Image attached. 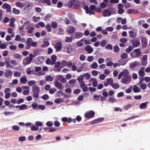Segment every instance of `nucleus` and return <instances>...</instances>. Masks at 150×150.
Listing matches in <instances>:
<instances>
[{"label":"nucleus","mask_w":150,"mask_h":150,"mask_svg":"<svg viewBox=\"0 0 150 150\" xmlns=\"http://www.w3.org/2000/svg\"><path fill=\"white\" fill-rule=\"evenodd\" d=\"M122 76L123 77L121 81V83L126 84L131 81V77L129 75V72L127 70L124 69L122 71L120 72L118 76V79H120Z\"/></svg>","instance_id":"f257e3e1"},{"label":"nucleus","mask_w":150,"mask_h":150,"mask_svg":"<svg viewBox=\"0 0 150 150\" xmlns=\"http://www.w3.org/2000/svg\"><path fill=\"white\" fill-rule=\"evenodd\" d=\"M40 92V89L38 87L35 86L32 87L33 96L34 98H38Z\"/></svg>","instance_id":"f03ea898"},{"label":"nucleus","mask_w":150,"mask_h":150,"mask_svg":"<svg viewBox=\"0 0 150 150\" xmlns=\"http://www.w3.org/2000/svg\"><path fill=\"white\" fill-rule=\"evenodd\" d=\"M34 57L35 56L32 54H30L28 56L24 59L23 62L24 65H26L30 64Z\"/></svg>","instance_id":"7ed1b4c3"},{"label":"nucleus","mask_w":150,"mask_h":150,"mask_svg":"<svg viewBox=\"0 0 150 150\" xmlns=\"http://www.w3.org/2000/svg\"><path fill=\"white\" fill-rule=\"evenodd\" d=\"M68 4L70 7L74 8H77L80 5L79 1H70L68 3Z\"/></svg>","instance_id":"20e7f679"},{"label":"nucleus","mask_w":150,"mask_h":150,"mask_svg":"<svg viewBox=\"0 0 150 150\" xmlns=\"http://www.w3.org/2000/svg\"><path fill=\"white\" fill-rule=\"evenodd\" d=\"M95 115V112L93 111H90L86 113L84 115L85 117L88 119L93 117Z\"/></svg>","instance_id":"39448f33"},{"label":"nucleus","mask_w":150,"mask_h":150,"mask_svg":"<svg viewBox=\"0 0 150 150\" xmlns=\"http://www.w3.org/2000/svg\"><path fill=\"white\" fill-rule=\"evenodd\" d=\"M112 11L110 8H108L104 10L103 12V16L104 17L109 16L111 15Z\"/></svg>","instance_id":"423d86ee"},{"label":"nucleus","mask_w":150,"mask_h":150,"mask_svg":"<svg viewBox=\"0 0 150 150\" xmlns=\"http://www.w3.org/2000/svg\"><path fill=\"white\" fill-rule=\"evenodd\" d=\"M123 6L122 4H118V13L120 14H123L124 12V11L123 9Z\"/></svg>","instance_id":"0eeeda50"},{"label":"nucleus","mask_w":150,"mask_h":150,"mask_svg":"<svg viewBox=\"0 0 150 150\" xmlns=\"http://www.w3.org/2000/svg\"><path fill=\"white\" fill-rule=\"evenodd\" d=\"M2 8L4 9H6L8 12H11V6L7 3L4 4L2 6Z\"/></svg>","instance_id":"6e6552de"},{"label":"nucleus","mask_w":150,"mask_h":150,"mask_svg":"<svg viewBox=\"0 0 150 150\" xmlns=\"http://www.w3.org/2000/svg\"><path fill=\"white\" fill-rule=\"evenodd\" d=\"M141 41L142 47H146L147 45V39L145 37H142L141 38Z\"/></svg>","instance_id":"1a4fd4ad"},{"label":"nucleus","mask_w":150,"mask_h":150,"mask_svg":"<svg viewBox=\"0 0 150 150\" xmlns=\"http://www.w3.org/2000/svg\"><path fill=\"white\" fill-rule=\"evenodd\" d=\"M62 43L60 42L57 43L55 46V48L56 49L57 51H60L62 49Z\"/></svg>","instance_id":"9d476101"},{"label":"nucleus","mask_w":150,"mask_h":150,"mask_svg":"<svg viewBox=\"0 0 150 150\" xmlns=\"http://www.w3.org/2000/svg\"><path fill=\"white\" fill-rule=\"evenodd\" d=\"M60 64L61 63L59 62H57L56 63H55L54 67L55 68H57V69L54 68L53 70L55 71H59L61 69V68L59 67Z\"/></svg>","instance_id":"9b49d317"},{"label":"nucleus","mask_w":150,"mask_h":150,"mask_svg":"<svg viewBox=\"0 0 150 150\" xmlns=\"http://www.w3.org/2000/svg\"><path fill=\"white\" fill-rule=\"evenodd\" d=\"M67 31L68 33L72 34L75 33V29L73 27L70 26L67 28Z\"/></svg>","instance_id":"f8f14e48"},{"label":"nucleus","mask_w":150,"mask_h":150,"mask_svg":"<svg viewBox=\"0 0 150 150\" xmlns=\"http://www.w3.org/2000/svg\"><path fill=\"white\" fill-rule=\"evenodd\" d=\"M54 84L55 86L59 89H62L63 88L62 86V83L59 82L58 81L56 80L54 82Z\"/></svg>","instance_id":"ddd939ff"},{"label":"nucleus","mask_w":150,"mask_h":150,"mask_svg":"<svg viewBox=\"0 0 150 150\" xmlns=\"http://www.w3.org/2000/svg\"><path fill=\"white\" fill-rule=\"evenodd\" d=\"M85 50L89 54L91 53L93 51V48L91 47L89 45H88L85 48Z\"/></svg>","instance_id":"4468645a"},{"label":"nucleus","mask_w":150,"mask_h":150,"mask_svg":"<svg viewBox=\"0 0 150 150\" xmlns=\"http://www.w3.org/2000/svg\"><path fill=\"white\" fill-rule=\"evenodd\" d=\"M28 81L26 77L24 75L21 76L20 79V81L22 84H24Z\"/></svg>","instance_id":"2eb2a0df"},{"label":"nucleus","mask_w":150,"mask_h":150,"mask_svg":"<svg viewBox=\"0 0 150 150\" xmlns=\"http://www.w3.org/2000/svg\"><path fill=\"white\" fill-rule=\"evenodd\" d=\"M144 67H142L139 70L138 72V75L139 76H144L145 75V73L144 71Z\"/></svg>","instance_id":"dca6fc26"},{"label":"nucleus","mask_w":150,"mask_h":150,"mask_svg":"<svg viewBox=\"0 0 150 150\" xmlns=\"http://www.w3.org/2000/svg\"><path fill=\"white\" fill-rule=\"evenodd\" d=\"M5 76L6 78H8L12 75V72L10 70H7L4 73Z\"/></svg>","instance_id":"f3484780"},{"label":"nucleus","mask_w":150,"mask_h":150,"mask_svg":"<svg viewBox=\"0 0 150 150\" xmlns=\"http://www.w3.org/2000/svg\"><path fill=\"white\" fill-rule=\"evenodd\" d=\"M90 82L92 83L93 86L96 87L97 86V82L96 79L91 78L90 80Z\"/></svg>","instance_id":"a211bd4d"},{"label":"nucleus","mask_w":150,"mask_h":150,"mask_svg":"<svg viewBox=\"0 0 150 150\" xmlns=\"http://www.w3.org/2000/svg\"><path fill=\"white\" fill-rule=\"evenodd\" d=\"M127 13L128 14H138L139 13V11L134 9H129L127 11Z\"/></svg>","instance_id":"6ab92c4d"},{"label":"nucleus","mask_w":150,"mask_h":150,"mask_svg":"<svg viewBox=\"0 0 150 150\" xmlns=\"http://www.w3.org/2000/svg\"><path fill=\"white\" fill-rule=\"evenodd\" d=\"M136 52V56L137 57H139L141 55V50L139 48L135 49L133 51V52Z\"/></svg>","instance_id":"aec40b11"},{"label":"nucleus","mask_w":150,"mask_h":150,"mask_svg":"<svg viewBox=\"0 0 150 150\" xmlns=\"http://www.w3.org/2000/svg\"><path fill=\"white\" fill-rule=\"evenodd\" d=\"M148 103V102L146 101L141 104L139 105L140 108L141 109H146L147 108L146 106Z\"/></svg>","instance_id":"412c9836"},{"label":"nucleus","mask_w":150,"mask_h":150,"mask_svg":"<svg viewBox=\"0 0 150 150\" xmlns=\"http://www.w3.org/2000/svg\"><path fill=\"white\" fill-rule=\"evenodd\" d=\"M83 35V34L80 32H76L75 34V37L76 39L81 38Z\"/></svg>","instance_id":"4be33fe9"},{"label":"nucleus","mask_w":150,"mask_h":150,"mask_svg":"<svg viewBox=\"0 0 150 150\" xmlns=\"http://www.w3.org/2000/svg\"><path fill=\"white\" fill-rule=\"evenodd\" d=\"M33 69H32L31 67H28L26 69V73L28 74H31L34 73Z\"/></svg>","instance_id":"5701e85b"},{"label":"nucleus","mask_w":150,"mask_h":150,"mask_svg":"<svg viewBox=\"0 0 150 150\" xmlns=\"http://www.w3.org/2000/svg\"><path fill=\"white\" fill-rule=\"evenodd\" d=\"M72 46H68L66 50H65L66 52L69 54H71L73 50L72 48Z\"/></svg>","instance_id":"b1692460"},{"label":"nucleus","mask_w":150,"mask_h":150,"mask_svg":"<svg viewBox=\"0 0 150 150\" xmlns=\"http://www.w3.org/2000/svg\"><path fill=\"white\" fill-rule=\"evenodd\" d=\"M122 2L123 3L125 7L126 8H129L131 6V4L127 2V1H122Z\"/></svg>","instance_id":"393cba45"},{"label":"nucleus","mask_w":150,"mask_h":150,"mask_svg":"<svg viewBox=\"0 0 150 150\" xmlns=\"http://www.w3.org/2000/svg\"><path fill=\"white\" fill-rule=\"evenodd\" d=\"M10 22L9 24V25L12 27H14L15 25L14 22L15 21L16 19L14 18H12L10 19Z\"/></svg>","instance_id":"a878e982"},{"label":"nucleus","mask_w":150,"mask_h":150,"mask_svg":"<svg viewBox=\"0 0 150 150\" xmlns=\"http://www.w3.org/2000/svg\"><path fill=\"white\" fill-rule=\"evenodd\" d=\"M133 90L135 93H139L141 91L140 89L136 85L134 86Z\"/></svg>","instance_id":"bb28decb"},{"label":"nucleus","mask_w":150,"mask_h":150,"mask_svg":"<svg viewBox=\"0 0 150 150\" xmlns=\"http://www.w3.org/2000/svg\"><path fill=\"white\" fill-rule=\"evenodd\" d=\"M131 42L134 47H137L140 44L139 42L135 40H133Z\"/></svg>","instance_id":"cd10ccee"},{"label":"nucleus","mask_w":150,"mask_h":150,"mask_svg":"<svg viewBox=\"0 0 150 150\" xmlns=\"http://www.w3.org/2000/svg\"><path fill=\"white\" fill-rule=\"evenodd\" d=\"M129 36L131 38H134L136 36V33L132 31H130L129 32Z\"/></svg>","instance_id":"c85d7f7f"},{"label":"nucleus","mask_w":150,"mask_h":150,"mask_svg":"<svg viewBox=\"0 0 150 150\" xmlns=\"http://www.w3.org/2000/svg\"><path fill=\"white\" fill-rule=\"evenodd\" d=\"M34 29V28L32 26H28L27 27V30H28V33H31Z\"/></svg>","instance_id":"c756f323"},{"label":"nucleus","mask_w":150,"mask_h":150,"mask_svg":"<svg viewBox=\"0 0 150 150\" xmlns=\"http://www.w3.org/2000/svg\"><path fill=\"white\" fill-rule=\"evenodd\" d=\"M109 1H104L100 4V6L101 8H104L106 6V4Z\"/></svg>","instance_id":"7c9ffc66"},{"label":"nucleus","mask_w":150,"mask_h":150,"mask_svg":"<svg viewBox=\"0 0 150 150\" xmlns=\"http://www.w3.org/2000/svg\"><path fill=\"white\" fill-rule=\"evenodd\" d=\"M53 78L52 76L50 75H47V77L45 79V80L47 81H53Z\"/></svg>","instance_id":"2f4dec72"},{"label":"nucleus","mask_w":150,"mask_h":150,"mask_svg":"<svg viewBox=\"0 0 150 150\" xmlns=\"http://www.w3.org/2000/svg\"><path fill=\"white\" fill-rule=\"evenodd\" d=\"M39 3L46 4L47 5H50L51 4L50 1H39Z\"/></svg>","instance_id":"473e14b6"},{"label":"nucleus","mask_w":150,"mask_h":150,"mask_svg":"<svg viewBox=\"0 0 150 150\" xmlns=\"http://www.w3.org/2000/svg\"><path fill=\"white\" fill-rule=\"evenodd\" d=\"M98 67V64L96 62H94L90 66V67L93 69H96Z\"/></svg>","instance_id":"72a5a7b5"},{"label":"nucleus","mask_w":150,"mask_h":150,"mask_svg":"<svg viewBox=\"0 0 150 150\" xmlns=\"http://www.w3.org/2000/svg\"><path fill=\"white\" fill-rule=\"evenodd\" d=\"M73 38L72 37H67L66 38L65 41L66 42H72Z\"/></svg>","instance_id":"f704fd0d"},{"label":"nucleus","mask_w":150,"mask_h":150,"mask_svg":"<svg viewBox=\"0 0 150 150\" xmlns=\"http://www.w3.org/2000/svg\"><path fill=\"white\" fill-rule=\"evenodd\" d=\"M114 51V52L118 53L120 51V48L117 45H115L113 47Z\"/></svg>","instance_id":"c9c22d12"},{"label":"nucleus","mask_w":150,"mask_h":150,"mask_svg":"<svg viewBox=\"0 0 150 150\" xmlns=\"http://www.w3.org/2000/svg\"><path fill=\"white\" fill-rule=\"evenodd\" d=\"M133 47L132 46L130 45L126 49L125 51L127 53H129L133 50Z\"/></svg>","instance_id":"e433bc0d"},{"label":"nucleus","mask_w":150,"mask_h":150,"mask_svg":"<svg viewBox=\"0 0 150 150\" xmlns=\"http://www.w3.org/2000/svg\"><path fill=\"white\" fill-rule=\"evenodd\" d=\"M29 86H31L33 85H35L36 84V82L35 81H30L28 82Z\"/></svg>","instance_id":"4c0bfd02"},{"label":"nucleus","mask_w":150,"mask_h":150,"mask_svg":"<svg viewBox=\"0 0 150 150\" xmlns=\"http://www.w3.org/2000/svg\"><path fill=\"white\" fill-rule=\"evenodd\" d=\"M46 63L47 64H51L52 65H54V63H53L52 61H51L50 58H47L46 60Z\"/></svg>","instance_id":"58836bf2"},{"label":"nucleus","mask_w":150,"mask_h":150,"mask_svg":"<svg viewBox=\"0 0 150 150\" xmlns=\"http://www.w3.org/2000/svg\"><path fill=\"white\" fill-rule=\"evenodd\" d=\"M15 4L17 6L20 8H22L24 6L23 4L19 1L16 2Z\"/></svg>","instance_id":"ea45409f"},{"label":"nucleus","mask_w":150,"mask_h":150,"mask_svg":"<svg viewBox=\"0 0 150 150\" xmlns=\"http://www.w3.org/2000/svg\"><path fill=\"white\" fill-rule=\"evenodd\" d=\"M57 58V56L55 55H52L51 57V59L52 60L51 61L54 63V64H55L56 63Z\"/></svg>","instance_id":"a19ab883"},{"label":"nucleus","mask_w":150,"mask_h":150,"mask_svg":"<svg viewBox=\"0 0 150 150\" xmlns=\"http://www.w3.org/2000/svg\"><path fill=\"white\" fill-rule=\"evenodd\" d=\"M33 41V40L31 38H28L27 39L26 43L27 45H31Z\"/></svg>","instance_id":"79ce46f5"},{"label":"nucleus","mask_w":150,"mask_h":150,"mask_svg":"<svg viewBox=\"0 0 150 150\" xmlns=\"http://www.w3.org/2000/svg\"><path fill=\"white\" fill-rule=\"evenodd\" d=\"M51 16L50 14H47L45 17L44 20L45 21H49L50 19Z\"/></svg>","instance_id":"37998d69"},{"label":"nucleus","mask_w":150,"mask_h":150,"mask_svg":"<svg viewBox=\"0 0 150 150\" xmlns=\"http://www.w3.org/2000/svg\"><path fill=\"white\" fill-rule=\"evenodd\" d=\"M56 89L55 88H53L50 89L49 90V92L50 94H53L55 92H56Z\"/></svg>","instance_id":"c03bdc74"},{"label":"nucleus","mask_w":150,"mask_h":150,"mask_svg":"<svg viewBox=\"0 0 150 150\" xmlns=\"http://www.w3.org/2000/svg\"><path fill=\"white\" fill-rule=\"evenodd\" d=\"M107 41L105 40H103L101 41L100 43V45L102 47H104L105 45L107 44Z\"/></svg>","instance_id":"a18cd8bd"},{"label":"nucleus","mask_w":150,"mask_h":150,"mask_svg":"<svg viewBox=\"0 0 150 150\" xmlns=\"http://www.w3.org/2000/svg\"><path fill=\"white\" fill-rule=\"evenodd\" d=\"M100 95L97 96V95H94L93 96V99L95 100L98 101L100 100Z\"/></svg>","instance_id":"49530a36"},{"label":"nucleus","mask_w":150,"mask_h":150,"mask_svg":"<svg viewBox=\"0 0 150 150\" xmlns=\"http://www.w3.org/2000/svg\"><path fill=\"white\" fill-rule=\"evenodd\" d=\"M127 62L126 60H123L122 59H120L119 62V63L120 65H123L125 64Z\"/></svg>","instance_id":"de8ad7c7"},{"label":"nucleus","mask_w":150,"mask_h":150,"mask_svg":"<svg viewBox=\"0 0 150 150\" xmlns=\"http://www.w3.org/2000/svg\"><path fill=\"white\" fill-rule=\"evenodd\" d=\"M105 48L107 49H109L112 50V49L113 47L112 45L110 44H107L105 46Z\"/></svg>","instance_id":"09e8293b"},{"label":"nucleus","mask_w":150,"mask_h":150,"mask_svg":"<svg viewBox=\"0 0 150 150\" xmlns=\"http://www.w3.org/2000/svg\"><path fill=\"white\" fill-rule=\"evenodd\" d=\"M28 108L27 105L25 104H23L20 106V110H22L24 109H27Z\"/></svg>","instance_id":"8fccbe9b"},{"label":"nucleus","mask_w":150,"mask_h":150,"mask_svg":"<svg viewBox=\"0 0 150 150\" xmlns=\"http://www.w3.org/2000/svg\"><path fill=\"white\" fill-rule=\"evenodd\" d=\"M13 13L15 14H19L20 12V11L19 10L15 8H13Z\"/></svg>","instance_id":"3c124183"},{"label":"nucleus","mask_w":150,"mask_h":150,"mask_svg":"<svg viewBox=\"0 0 150 150\" xmlns=\"http://www.w3.org/2000/svg\"><path fill=\"white\" fill-rule=\"evenodd\" d=\"M51 26L52 28H56L57 27V23L55 22H52L51 23Z\"/></svg>","instance_id":"603ef678"},{"label":"nucleus","mask_w":150,"mask_h":150,"mask_svg":"<svg viewBox=\"0 0 150 150\" xmlns=\"http://www.w3.org/2000/svg\"><path fill=\"white\" fill-rule=\"evenodd\" d=\"M113 88L115 89H117L119 88V86L117 83H113L111 86Z\"/></svg>","instance_id":"864d4df0"},{"label":"nucleus","mask_w":150,"mask_h":150,"mask_svg":"<svg viewBox=\"0 0 150 150\" xmlns=\"http://www.w3.org/2000/svg\"><path fill=\"white\" fill-rule=\"evenodd\" d=\"M21 75V73L18 71H15L14 72L13 75L15 77H20Z\"/></svg>","instance_id":"5fc2aeb1"},{"label":"nucleus","mask_w":150,"mask_h":150,"mask_svg":"<svg viewBox=\"0 0 150 150\" xmlns=\"http://www.w3.org/2000/svg\"><path fill=\"white\" fill-rule=\"evenodd\" d=\"M45 27L48 32H50L52 31L51 28L50 24H47L46 25Z\"/></svg>","instance_id":"6e6d98bb"},{"label":"nucleus","mask_w":150,"mask_h":150,"mask_svg":"<svg viewBox=\"0 0 150 150\" xmlns=\"http://www.w3.org/2000/svg\"><path fill=\"white\" fill-rule=\"evenodd\" d=\"M107 81L110 85L112 86L113 84V80L112 79H107Z\"/></svg>","instance_id":"4d7b16f0"},{"label":"nucleus","mask_w":150,"mask_h":150,"mask_svg":"<svg viewBox=\"0 0 150 150\" xmlns=\"http://www.w3.org/2000/svg\"><path fill=\"white\" fill-rule=\"evenodd\" d=\"M42 98L45 100L48 99L49 98V96L47 94H45L42 97Z\"/></svg>","instance_id":"13d9d810"},{"label":"nucleus","mask_w":150,"mask_h":150,"mask_svg":"<svg viewBox=\"0 0 150 150\" xmlns=\"http://www.w3.org/2000/svg\"><path fill=\"white\" fill-rule=\"evenodd\" d=\"M9 49L11 50L14 51L17 49V47L14 45H11L9 47Z\"/></svg>","instance_id":"bf43d9fd"},{"label":"nucleus","mask_w":150,"mask_h":150,"mask_svg":"<svg viewBox=\"0 0 150 150\" xmlns=\"http://www.w3.org/2000/svg\"><path fill=\"white\" fill-rule=\"evenodd\" d=\"M83 76V77H86V79H89L90 78V75L88 73H86L84 74Z\"/></svg>","instance_id":"052dcab7"},{"label":"nucleus","mask_w":150,"mask_h":150,"mask_svg":"<svg viewBox=\"0 0 150 150\" xmlns=\"http://www.w3.org/2000/svg\"><path fill=\"white\" fill-rule=\"evenodd\" d=\"M12 129L16 131H18L19 130V127L17 125H14L12 127Z\"/></svg>","instance_id":"680f3d73"},{"label":"nucleus","mask_w":150,"mask_h":150,"mask_svg":"<svg viewBox=\"0 0 150 150\" xmlns=\"http://www.w3.org/2000/svg\"><path fill=\"white\" fill-rule=\"evenodd\" d=\"M62 100L60 98H58L54 100V102L56 103H59L62 102Z\"/></svg>","instance_id":"e2e57ef3"},{"label":"nucleus","mask_w":150,"mask_h":150,"mask_svg":"<svg viewBox=\"0 0 150 150\" xmlns=\"http://www.w3.org/2000/svg\"><path fill=\"white\" fill-rule=\"evenodd\" d=\"M127 57V54L125 53L122 54L121 56V57L122 59H124Z\"/></svg>","instance_id":"0e129e2a"},{"label":"nucleus","mask_w":150,"mask_h":150,"mask_svg":"<svg viewBox=\"0 0 150 150\" xmlns=\"http://www.w3.org/2000/svg\"><path fill=\"white\" fill-rule=\"evenodd\" d=\"M78 81L79 82L83 81V76H80L77 79Z\"/></svg>","instance_id":"69168bd1"},{"label":"nucleus","mask_w":150,"mask_h":150,"mask_svg":"<svg viewBox=\"0 0 150 150\" xmlns=\"http://www.w3.org/2000/svg\"><path fill=\"white\" fill-rule=\"evenodd\" d=\"M132 87H130L128 88L127 89L126 91L125 92L127 93H130L132 91Z\"/></svg>","instance_id":"338daca9"},{"label":"nucleus","mask_w":150,"mask_h":150,"mask_svg":"<svg viewBox=\"0 0 150 150\" xmlns=\"http://www.w3.org/2000/svg\"><path fill=\"white\" fill-rule=\"evenodd\" d=\"M146 85L144 83H143L141 85L140 87L141 88L142 90H145L146 88Z\"/></svg>","instance_id":"774afa93"}]
</instances>
